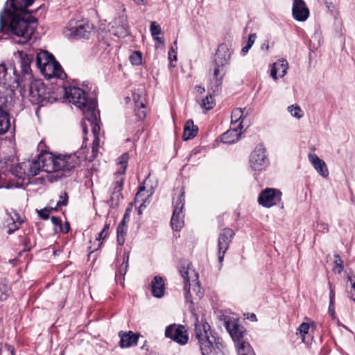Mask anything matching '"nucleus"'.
<instances>
[{"instance_id": "nucleus-2", "label": "nucleus", "mask_w": 355, "mask_h": 355, "mask_svg": "<svg viewBox=\"0 0 355 355\" xmlns=\"http://www.w3.org/2000/svg\"><path fill=\"white\" fill-rule=\"evenodd\" d=\"M17 60L19 69L14 68V78L7 73V78L10 81V88L19 87L22 97L28 98L32 104L42 105L49 101V92L41 80H33L31 63L34 56L24 51H17L15 53Z\"/></svg>"}, {"instance_id": "nucleus-13", "label": "nucleus", "mask_w": 355, "mask_h": 355, "mask_svg": "<svg viewBox=\"0 0 355 355\" xmlns=\"http://www.w3.org/2000/svg\"><path fill=\"white\" fill-rule=\"evenodd\" d=\"M225 327L234 343L243 340L245 329L239 324V320L227 317L225 319Z\"/></svg>"}, {"instance_id": "nucleus-56", "label": "nucleus", "mask_w": 355, "mask_h": 355, "mask_svg": "<svg viewBox=\"0 0 355 355\" xmlns=\"http://www.w3.org/2000/svg\"><path fill=\"white\" fill-rule=\"evenodd\" d=\"M60 230V231L63 232L64 233H67L70 230L69 223L68 222H66L64 223V227H62V226L61 225V228Z\"/></svg>"}, {"instance_id": "nucleus-28", "label": "nucleus", "mask_w": 355, "mask_h": 355, "mask_svg": "<svg viewBox=\"0 0 355 355\" xmlns=\"http://www.w3.org/2000/svg\"><path fill=\"white\" fill-rule=\"evenodd\" d=\"M27 168L26 162L18 164L11 168V172L13 175L19 179L24 180L27 177Z\"/></svg>"}, {"instance_id": "nucleus-50", "label": "nucleus", "mask_w": 355, "mask_h": 355, "mask_svg": "<svg viewBox=\"0 0 355 355\" xmlns=\"http://www.w3.org/2000/svg\"><path fill=\"white\" fill-rule=\"evenodd\" d=\"M23 245L24 246V251H30L31 249V240L28 238H25L23 241Z\"/></svg>"}, {"instance_id": "nucleus-16", "label": "nucleus", "mask_w": 355, "mask_h": 355, "mask_svg": "<svg viewBox=\"0 0 355 355\" xmlns=\"http://www.w3.org/2000/svg\"><path fill=\"white\" fill-rule=\"evenodd\" d=\"M114 26H115L116 29L114 35L118 37H125L130 34L128 17L125 14L120 15L114 19Z\"/></svg>"}, {"instance_id": "nucleus-1", "label": "nucleus", "mask_w": 355, "mask_h": 355, "mask_svg": "<svg viewBox=\"0 0 355 355\" xmlns=\"http://www.w3.org/2000/svg\"><path fill=\"white\" fill-rule=\"evenodd\" d=\"M35 0H7L0 12V34L17 39L19 44H26L34 34L38 22L32 15L44 8L40 6L36 10L28 8Z\"/></svg>"}, {"instance_id": "nucleus-8", "label": "nucleus", "mask_w": 355, "mask_h": 355, "mask_svg": "<svg viewBox=\"0 0 355 355\" xmlns=\"http://www.w3.org/2000/svg\"><path fill=\"white\" fill-rule=\"evenodd\" d=\"M185 203L184 188L182 187L180 194L173 205V212L171 219V225L173 230L180 231L184 226V214L182 211Z\"/></svg>"}, {"instance_id": "nucleus-18", "label": "nucleus", "mask_w": 355, "mask_h": 355, "mask_svg": "<svg viewBox=\"0 0 355 355\" xmlns=\"http://www.w3.org/2000/svg\"><path fill=\"white\" fill-rule=\"evenodd\" d=\"M119 336L120 337L119 346L121 348H128L137 344L139 335L132 331L128 332L121 331L119 333Z\"/></svg>"}, {"instance_id": "nucleus-44", "label": "nucleus", "mask_w": 355, "mask_h": 355, "mask_svg": "<svg viewBox=\"0 0 355 355\" xmlns=\"http://www.w3.org/2000/svg\"><path fill=\"white\" fill-rule=\"evenodd\" d=\"M68 203V194L66 191L61 193L60 195V200L56 204V208L61 206H66Z\"/></svg>"}, {"instance_id": "nucleus-51", "label": "nucleus", "mask_w": 355, "mask_h": 355, "mask_svg": "<svg viewBox=\"0 0 355 355\" xmlns=\"http://www.w3.org/2000/svg\"><path fill=\"white\" fill-rule=\"evenodd\" d=\"M329 286H330V293H329V298H330V307L331 306H333V304H334V297H335V293H334V291L332 288V286H331V283H329Z\"/></svg>"}, {"instance_id": "nucleus-3", "label": "nucleus", "mask_w": 355, "mask_h": 355, "mask_svg": "<svg viewBox=\"0 0 355 355\" xmlns=\"http://www.w3.org/2000/svg\"><path fill=\"white\" fill-rule=\"evenodd\" d=\"M82 160L76 153L54 155L45 151L41 153L36 160L26 162L27 178L37 175L40 171L48 173H57L58 178L67 177L71 171L80 165Z\"/></svg>"}, {"instance_id": "nucleus-34", "label": "nucleus", "mask_w": 355, "mask_h": 355, "mask_svg": "<svg viewBox=\"0 0 355 355\" xmlns=\"http://www.w3.org/2000/svg\"><path fill=\"white\" fill-rule=\"evenodd\" d=\"M137 108L135 110V116L139 120H144L146 118V105L143 102L136 103Z\"/></svg>"}, {"instance_id": "nucleus-15", "label": "nucleus", "mask_w": 355, "mask_h": 355, "mask_svg": "<svg viewBox=\"0 0 355 355\" xmlns=\"http://www.w3.org/2000/svg\"><path fill=\"white\" fill-rule=\"evenodd\" d=\"M292 14L298 21H304L309 16V10L304 0H293Z\"/></svg>"}, {"instance_id": "nucleus-64", "label": "nucleus", "mask_w": 355, "mask_h": 355, "mask_svg": "<svg viewBox=\"0 0 355 355\" xmlns=\"http://www.w3.org/2000/svg\"><path fill=\"white\" fill-rule=\"evenodd\" d=\"M155 39L156 40H157V41H158L159 42H160V43H163V42H164L163 40H162L161 37H156Z\"/></svg>"}, {"instance_id": "nucleus-11", "label": "nucleus", "mask_w": 355, "mask_h": 355, "mask_svg": "<svg viewBox=\"0 0 355 355\" xmlns=\"http://www.w3.org/2000/svg\"><path fill=\"white\" fill-rule=\"evenodd\" d=\"M282 192L273 188H267L263 190L258 198L260 205L264 207H271L281 201Z\"/></svg>"}, {"instance_id": "nucleus-46", "label": "nucleus", "mask_w": 355, "mask_h": 355, "mask_svg": "<svg viewBox=\"0 0 355 355\" xmlns=\"http://www.w3.org/2000/svg\"><path fill=\"white\" fill-rule=\"evenodd\" d=\"M150 31L153 36L158 35L162 33L160 26L157 24L155 21H153L150 24Z\"/></svg>"}, {"instance_id": "nucleus-54", "label": "nucleus", "mask_w": 355, "mask_h": 355, "mask_svg": "<svg viewBox=\"0 0 355 355\" xmlns=\"http://www.w3.org/2000/svg\"><path fill=\"white\" fill-rule=\"evenodd\" d=\"M177 41L175 40L173 42V46H171L169 51H168V58L171 59V52H173V53L176 54V50H177Z\"/></svg>"}, {"instance_id": "nucleus-24", "label": "nucleus", "mask_w": 355, "mask_h": 355, "mask_svg": "<svg viewBox=\"0 0 355 355\" xmlns=\"http://www.w3.org/2000/svg\"><path fill=\"white\" fill-rule=\"evenodd\" d=\"M198 132V127L194 124L192 119L186 121L184 127L183 139L187 141L193 139Z\"/></svg>"}, {"instance_id": "nucleus-33", "label": "nucleus", "mask_w": 355, "mask_h": 355, "mask_svg": "<svg viewBox=\"0 0 355 355\" xmlns=\"http://www.w3.org/2000/svg\"><path fill=\"white\" fill-rule=\"evenodd\" d=\"M127 234V229L125 226L119 225L116 229V241L119 245H122L125 241V235Z\"/></svg>"}, {"instance_id": "nucleus-53", "label": "nucleus", "mask_w": 355, "mask_h": 355, "mask_svg": "<svg viewBox=\"0 0 355 355\" xmlns=\"http://www.w3.org/2000/svg\"><path fill=\"white\" fill-rule=\"evenodd\" d=\"M257 37V35L255 33L250 34L248 37V40L247 42V44L252 46L255 41V39Z\"/></svg>"}, {"instance_id": "nucleus-22", "label": "nucleus", "mask_w": 355, "mask_h": 355, "mask_svg": "<svg viewBox=\"0 0 355 355\" xmlns=\"http://www.w3.org/2000/svg\"><path fill=\"white\" fill-rule=\"evenodd\" d=\"M288 63L286 60H279L272 64L270 76L273 79H277V73L279 72V77L283 78L287 73Z\"/></svg>"}, {"instance_id": "nucleus-32", "label": "nucleus", "mask_w": 355, "mask_h": 355, "mask_svg": "<svg viewBox=\"0 0 355 355\" xmlns=\"http://www.w3.org/2000/svg\"><path fill=\"white\" fill-rule=\"evenodd\" d=\"M191 291V293L192 294V297L189 298V300L187 302H189L190 303H193L192 298L193 297V295H196V298L200 299L203 295L202 288L200 287L199 282H194L192 285V288Z\"/></svg>"}, {"instance_id": "nucleus-49", "label": "nucleus", "mask_w": 355, "mask_h": 355, "mask_svg": "<svg viewBox=\"0 0 355 355\" xmlns=\"http://www.w3.org/2000/svg\"><path fill=\"white\" fill-rule=\"evenodd\" d=\"M145 191L144 186H140L139 187V190L135 195V202L143 201V198H141V193Z\"/></svg>"}, {"instance_id": "nucleus-25", "label": "nucleus", "mask_w": 355, "mask_h": 355, "mask_svg": "<svg viewBox=\"0 0 355 355\" xmlns=\"http://www.w3.org/2000/svg\"><path fill=\"white\" fill-rule=\"evenodd\" d=\"M129 252L125 251L123 255V262L116 272V280L122 282L124 279V276L127 272L128 268L129 261ZM123 284L122 282H121Z\"/></svg>"}, {"instance_id": "nucleus-9", "label": "nucleus", "mask_w": 355, "mask_h": 355, "mask_svg": "<svg viewBox=\"0 0 355 355\" xmlns=\"http://www.w3.org/2000/svg\"><path fill=\"white\" fill-rule=\"evenodd\" d=\"M64 91L66 99L80 109L85 108L87 103L92 100L88 98L86 92L80 87H64Z\"/></svg>"}, {"instance_id": "nucleus-12", "label": "nucleus", "mask_w": 355, "mask_h": 355, "mask_svg": "<svg viewBox=\"0 0 355 355\" xmlns=\"http://www.w3.org/2000/svg\"><path fill=\"white\" fill-rule=\"evenodd\" d=\"M250 163L251 168L254 171H261L265 168L268 164L265 148L262 146L256 147L250 155Z\"/></svg>"}, {"instance_id": "nucleus-29", "label": "nucleus", "mask_w": 355, "mask_h": 355, "mask_svg": "<svg viewBox=\"0 0 355 355\" xmlns=\"http://www.w3.org/2000/svg\"><path fill=\"white\" fill-rule=\"evenodd\" d=\"M180 272L181 273L182 277L184 279V290L185 291V299L187 300H189V298L192 297V294L191 293L190 291V281L189 278L188 268L183 267Z\"/></svg>"}, {"instance_id": "nucleus-41", "label": "nucleus", "mask_w": 355, "mask_h": 355, "mask_svg": "<svg viewBox=\"0 0 355 355\" xmlns=\"http://www.w3.org/2000/svg\"><path fill=\"white\" fill-rule=\"evenodd\" d=\"M288 110L293 116L297 119H300L303 116L302 110L297 105H292L291 106H288Z\"/></svg>"}, {"instance_id": "nucleus-4", "label": "nucleus", "mask_w": 355, "mask_h": 355, "mask_svg": "<svg viewBox=\"0 0 355 355\" xmlns=\"http://www.w3.org/2000/svg\"><path fill=\"white\" fill-rule=\"evenodd\" d=\"M7 78V68L0 64V135H4L11 128L9 111L14 105L15 91L10 88Z\"/></svg>"}, {"instance_id": "nucleus-36", "label": "nucleus", "mask_w": 355, "mask_h": 355, "mask_svg": "<svg viewBox=\"0 0 355 355\" xmlns=\"http://www.w3.org/2000/svg\"><path fill=\"white\" fill-rule=\"evenodd\" d=\"M10 294V288L6 282H0V300H6Z\"/></svg>"}, {"instance_id": "nucleus-48", "label": "nucleus", "mask_w": 355, "mask_h": 355, "mask_svg": "<svg viewBox=\"0 0 355 355\" xmlns=\"http://www.w3.org/2000/svg\"><path fill=\"white\" fill-rule=\"evenodd\" d=\"M129 211H130L129 209H126V211H125V214L123 215V219L121 220V221L119 223L120 225H123V226H125L126 227V224H127V223L130 220Z\"/></svg>"}, {"instance_id": "nucleus-7", "label": "nucleus", "mask_w": 355, "mask_h": 355, "mask_svg": "<svg viewBox=\"0 0 355 355\" xmlns=\"http://www.w3.org/2000/svg\"><path fill=\"white\" fill-rule=\"evenodd\" d=\"M36 64L48 79L55 77L63 79L66 73L55 57L46 51H40L36 56Z\"/></svg>"}, {"instance_id": "nucleus-45", "label": "nucleus", "mask_w": 355, "mask_h": 355, "mask_svg": "<svg viewBox=\"0 0 355 355\" xmlns=\"http://www.w3.org/2000/svg\"><path fill=\"white\" fill-rule=\"evenodd\" d=\"M309 329V324L306 322H302L297 330L299 331L300 335L302 336V340L304 339V336L306 334H308Z\"/></svg>"}, {"instance_id": "nucleus-30", "label": "nucleus", "mask_w": 355, "mask_h": 355, "mask_svg": "<svg viewBox=\"0 0 355 355\" xmlns=\"http://www.w3.org/2000/svg\"><path fill=\"white\" fill-rule=\"evenodd\" d=\"M129 156L128 153H123L122 154L119 158H118V165L119 166V169L116 172V173H120L125 175V173L127 168L128 161Z\"/></svg>"}, {"instance_id": "nucleus-43", "label": "nucleus", "mask_w": 355, "mask_h": 355, "mask_svg": "<svg viewBox=\"0 0 355 355\" xmlns=\"http://www.w3.org/2000/svg\"><path fill=\"white\" fill-rule=\"evenodd\" d=\"M56 209V207L55 208H51V209H49V208H44L42 209H40V210H37V213H38V216L42 218V219H44V220H46L49 218V214L51 213V211L53 210H55Z\"/></svg>"}, {"instance_id": "nucleus-61", "label": "nucleus", "mask_w": 355, "mask_h": 355, "mask_svg": "<svg viewBox=\"0 0 355 355\" xmlns=\"http://www.w3.org/2000/svg\"><path fill=\"white\" fill-rule=\"evenodd\" d=\"M329 312L333 315L334 313V306H331L330 308V305L329 306Z\"/></svg>"}, {"instance_id": "nucleus-35", "label": "nucleus", "mask_w": 355, "mask_h": 355, "mask_svg": "<svg viewBox=\"0 0 355 355\" xmlns=\"http://www.w3.org/2000/svg\"><path fill=\"white\" fill-rule=\"evenodd\" d=\"M215 105V102L214 101L213 96L211 94H209L205 98L202 100L201 106L206 109L207 110H211Z\"/></svg>"}, {"instance_id": "nucleus-31", "label": "nucleus", "mask_w": 355, "mask_h": 355, "mask_svg": "<svg viewBox=\"0 0 355 355\" xmlns=\"http://www.w3.org/2000/svg\"><path fill=\"white\" fill-rule=\"evenodd\" d=\"M90 125L92 127V131L94 137V140L93 141V144L98 145V135L100 131V126L97 122L90 123ZM97 151V148L93 146L92 147V153L95 155V153Z\"/></svg>"}, {"instance_id": "nucleus-5", "label": "nucleus", "mask_w": 355, "mask_h": 355, "mask_svg": "<svg viewBox=\"0 0 355 355\" xmlns=\"http://www.w3.org/2000/svg\"><path fill=\"white\" fill-rule=\"evenodd\" d=\"M230 57L231 53L227 46L225 44H220L209 67V71H212V74L209 80V90L213 94H218L221 90L225 74V67L229 64Z\"/></svg>"}, {"instance_id": "nucleus-58", "label": "nucleus", "mask_w": 355, "mask_h": 355, "mask_svg": "<svg viewBox=\"0 0 355 355\" xmlns=\"http://www.w3.org/2000/svg\"><path fill=\"white\" fill-rule=\"evenodd\" d=\"M250 48H251V46H249V45L246 44V46H245L244 47H243V48H242L241 51H242V53H243L245 54V53H248V51H249V49H250Z\"/></svg>"}, {"instance_id": "nucleus-55", "label": "nucleus", "mask_w": 355, "mask_h": 355, "mask_svg": "<svg viewBox=\"0 0 355 355\" xmlns=\"http://www.w3.org/2000/svg\"><path fill=\"white\" fill-rule=\"evenodd\" d=\"M5 347L6 349V350L11 354V355H15V350L12 345L6 344Z\"/></svg>"}, {"instance_id": "nucleus-62", "label": "nucleus", "mask_w": 355, "mask_h": 355, "mask_svg": "<svg viewBox=\"0 0 355 355\" xmlns=\"http://www.w3.org/2000/svg\"><path fill=\"white\" fill-rule=\"evenodd\" d=\"M266 49V50H268L269 49V45H268V43L267 44H263L262 46H261V49Z\"/></svg>"}, {"instance_id": "nucleus-27", "label": "nucleus", "mask_w": 355, "mask_h": 355, "mask_svg": "<svg viewBox=\"0 0 355 355\" xmlns=\"http://www.w3.org/2000/svg\"><path fill=\"white\" fill-rule=\"evenodd\" d=\"M236 345L238 355H255L252 348L248 343L242 340L239 343H236Z\"/></svg>"}, {"instance_id": "nucleus-52", "label": "nucleus", "mask_w": 355, "mask_h": 355, "mask_svg": "<svg viewBox=\"0 0 355 355\" xmlns=\"http://www.w3.org/2000/svg\"><path fill=\"white\" fill-rule=\"evenodd\" d=\"M51 220L55 226H58L60 227V229L61 228V225H62L61 223L62 222H61V220L60 218L55 217V216H51Z\"/></svg>"}, {"instance_id": "nucleus-38", "label": "nucleus", "mask_w": 355, "mask_h": 355, "mask_svg": "<svg viewBox=\"0 0 355 355\" xmlns=\"http://www.w3.org/2000/svg\"><path fill=\"white\" fill-rule=\"evenodd\" d=\"M110 223H105L104 225V227L103 230L98 233V236L96 238V240L99 242L98 245V248H100L101 245V241L104 240L108 235L109 233V229H110Z\"/></svg>"}, {"instance_id": "nucleus-10", "label": "nucleus", "mask_w": 355, "mask_h": 355, "mask_svg": "<svg viewBox=\"0 0 355 355\" xmlns=\"http://www.w3.org/2000/svg\"><path fill=\"white\" fill-rule=\"evenodd\" d=\"M234 236V232L230 228H224L219 233L218 237V258L222 263L224 256L230 248V245Z\"/></svg>"}, {"instance_id": "nucleus-20", "label": "nucleus", "mask_w": 355, "mask_h": 355, "mask_svg": "<svg viewBox=\"0 0 355 355\" xmlns=\"http://www.w3.org/2000/svg\"><path fill=\"white\" fill-rule=\"evenodd\" d=\"M243 121L238 125L236 128H231L230 130L224 132L220 137L221 141L225 144H233L237 141L241 136V132L239 130H241L242 126Z\"/></svg>"}, {"instance_id": "nucleus-47", "label": "nucleus", "mask_w": 355, "mask_h": 355, "mask_svg": "<svg viewBox=\"0 0 355 355\" xmlns=\"http://www.w3.org/2000/svg\"><path fill=\"white\" fill-rule=\"evenodd\" d=\"M22 220L20 221H14L12 223V224L8 225V233L9 234H12L15 230H18L19 228V225L21 224Z\"/></svg>"}, {"instance_id": "nucleus-26", "label": "nucleus", "mask_w": 355, "mask_h": 355, "mask_svg": "<svg viewBox=\"0 0 355 355\" xmlns=\"http://www.w3.org/2000/svg\"><path fill=\"white\" fill-rule=\"evenodd\" d=\"M175 332L176 334H175L174 336L171 338L173 340L180 345H184L188 342L189 336L184 326L178 325V331Z\"/></svg>"}, {"instance_id": "nucleus-37", "label": "nucleus", "mask_w": 355, "mask_h": 355, "mask_svg": "<svg viewBox=\"0 0 355 355\" xmlns=\"http://www.w3.org/2000/svg\"><path fill=\"white\" fill-rule=\"evenodd\" d=\"M243 112L244 110L241 108L234 109L232 112L231 123L233 125L236 124L238 121H239L243 118Z\"/></svg>"}, {"instance_id": "nucleus-39", "label": "nucleus", "mask_w": 355, "mask_h": 355, "mask_svg": "<svg viewBox=\"0 0 355 355\" xmlns=\"http://www.w3.org/2000/svg\"><path fill=\"white\" fill-rule=\"evenodd\" d=\"M335 260L334 270L337 272L338 274L341 273V272L344 269L343 261L341 259L340 255L338 254H334Z\"/></svg>"}, {"instance_id": "nucleus-14", "label": "nucleus", "mask_w": 355, "mask_h": 355, "mask_svg": "<svg viewBox=\"0 0 355 355\" xmlns=\"http://www.w3.org/2000/svg\"><path fill=\"white\" fill-rule=\"evenodd\" d=\"M125 176L123 174H114V180L111 186V196L110 200L112 203H117L123 198L121 191L123 188Z\"/></svg>"}, {"instance_id": "nucleus-21", "label": "nucleus", "mask_w": 355, "mask_h": 355, "mask_svg": "<svg viewBox=\"0 0 355 355\" xmlns=\"http://www.w3.org/2000/svg\"><path fill=\"white\" fill-rule=\"evenodd\" d=\"M96 102L94 100L90 101L87 103L85 108L82 109L84 111V120L87 121L89 123L98 121V112L96 111Z\"/></svg>"}, {"instance_id": "nucleus-40", "label": "nucleus", "mask_w": 355, "mask_h": 355, "mask_svg": "<svg viewBox=\"0 0 355 355\" xmlns=\"http://www.w3.org/2000/svg\"><path fill=\"white\" fill-rule=\"evenodd\" d=\"M130 61L133 65L141 64L142 54L139 51H134L129 57Z\"/></svg>"}, {"instance_id": "nucleus-42", "label": "nucleus", "mask_w": 355, "mask_h": 355, "mask_svg": "<svg viewBox=\"0 0 355 355\" xmlns=\"http://www.w3.org/2000/svg\"><path fill=\"white\" fill-rule=\"evenodd\" d=\"M178 325H176L175 324L168 326L165 330L166 337L171 339L174 336V334H176L175 331H178Z\"/></svg>"}, {"instance_id": "nucleus-60", "label": "nucleus", "mask_w": 355, "mask_h": 355, "mask_svg": "<svg viewBox=\"0 0 355 355\" xmlns=\"http://www.w3.org/2000/svg\"><path fill=\"white\" fill-rule=\"evenodd\" d=\"M138 5H144V0H133Z\"/></svg>"}, {"instance_id": "nucleus-63", "label": "nucleus", "mask_w": 355, "mask_h": 355, "mask_svg": "<svg viewBox=\"0 0 355 355\" xmlns=\"http://www.w3.org/2000/svg\"><path fill=\"white\" fill-rule=\"evenodd\" d=\"M250 318L252 320H257L256 315H255L254 313H252V314L250 315Z\"/></svg>"}, {"instance_id": "nucleus-57", "label": "nucleus", "mask_w": 355, "mask_h": 355, "mask_svg": "<svg viewBox=\"0 0 355 355\" xmlns=\"http://www.w3.org/2000/svg\"><path fill=\"white\" fill-rule=\"evenodd\" d=\"M146 207L145 202L143 200L142 203L139 205L138 208V214L141 215L142 214V210Z\"/></svg>"}, {"instance_id": "nucleus-17", "label": "nucleus", "mask_w": 355, "mask_h": 355, "mask_svg": "<svg viewBox=\"0 0 355 355\" xmlns=\"http://www.w3.org/2000/svg\"><path fill=\"white\" fill-rule=\"evenodd\" d=\"M92 30V26L87 22L80 23L70 28L71 35L76 39L87 38Z\"/></svg>"}, {"instance_id": "nucleus-59", "label": "nucleus", "mask_w": 355, "mask_h": 355, "mask_svg": "<svg viewBox=\"0 0 355 355\" xmlns=\"http://www.w3.org/2000/svg\"><path fill=\"white\" fill-rule=\"evenodd\" d=\"M82 126H83V132L84 134H87L88 130H87V128L86 127V125H85V122H82Z\"/></svg>"}, {"instance_id": "nucleus-19", "label": "nucleus", "mask_w": 355, "mask_h": 355, "mask_svg": "<svg viewBox=\"0 0 355 355\" xmlns=\"http://www.w3.org/2000/svg\"><path fill=\"white\" fill-rule=\"evenodd\" d=\"M309 160L316 170V171L323 178H327L329 175V170L326 163L319 158L315 154H309Z\"/></svg>"}, {"instance_id": "nucleus-6", "label": "nucleus", "mask_w": 355, "mask_h": 355, "mask_svg": "<svg viewBox=\"0 0 355 355\" xmlns=\"http://www.w3.org/2000/svg\"><path fill=\"white\" fill-rule=\"evenodd\" d=\"M195 337L198 340L202 355H209L214 350H220L223 344L212 334L210 325L205 321L196 320ZM217 354V352H216Z\"/></svg>"}, {"instance_id": "nucleus-23", "label": "nucleus", "mask_w": 355, "mask_h": 355, "mask_svg": "<svg viewBox=\"0 0 355 355\" xmlns=\"http://www.w3.org/2000/svg\"><path fill=\"white\" fill-rule=\"evenodd\" d=\"M152 293L154 297L160 298L164 294V282L160 276L154 277L151 282Z\"/></svg>"}]
</instances>
